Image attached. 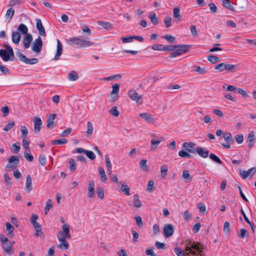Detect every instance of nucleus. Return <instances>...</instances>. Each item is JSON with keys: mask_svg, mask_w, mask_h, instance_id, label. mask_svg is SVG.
<instances>
[{"mask_svg": "<svg viewBox=\"0 0 256 256\" xmlns=\"http://www.w3.org/2000/svg\"><path fill=\"white\" fill-rule=\"evenodd\" d=\"M140 116L141 118H144L149 123H154V118L150 114L146 112L142 113L140 114Z\"/></svg>", "mask_w": 256, "mask_h": 256, "instance_id": "21", "label": "nucleus"}, {"mask_svg": "<svg viewBox=\"0 0 256 256\" xmlns=\"http://www.w3.org/2000/svg\"><path fill=\"white\" fill-rule=\"evenodd\" d=\"M168 166L166 164H163L160 168L161 177L164 179L167 175Z\"/></svg>", "mask_w": 256, "mask_h": 256, "instance_id": "37", "label": "nucleus"}, {"mask_svg": "<svg viewBox=\"0 0 256 256\" xmlns=\"http://www.w3.org/2000/svg\"><path fill=\"white\" fill-rule=\"evenodd\" d=\"M21 38V36L20 32L16 31H13L12 34V42L17 44H18Z\"/></svg>", "mask_w": 256, "mask_h": 256, "instance_id": "19", "label": "nucleus"}, {"mask_svg": "<svg viewBox=\"0 0 256 256\" xmlns=\"http://www.w3.org/2000/svg\"><path fill=\"white\" fill-rule=\"evenodd\" d=\"M58 44H57V49H56V53L54 56V60H59L60 56L62 54V44L60 42V41L58 40H57Z\"/></svg>", "mask_w": 256, "mask_h": 256, "instance_id": "20", "label": "nucleus"}, {"mask_svg": "<svg viewBox=\"0 0 256 256\" xmlns=\"http://www.w3.org/2000/svg\"><path fill=\"white\" fill-rule=\"evenodd\" d=\"M256 138L254 136V133L253 131L250 132L248 136L246 142L248 143V146L249 148H252L254 146Z\"/></svg>", "mask_w": 256, "mask_h": 256, "instance_id": "11", "label": "nucleus"}, {"mask_svg": "<svg viewBox=\"0 0 256 256\" xmlns=\"http://www.w3.org/2000/svg\"><path fill=\"white\" fill-rule=\"evenodd\" d=\"M16 54L17 56L20 58V60L22 62L25 63V62H26L28 58L24 54L21 53L20 52H17Z\"/></svg>", "mask_w": 256, "mask_h": 256, "instance_id": "64", "label": "nucleus"}, {"mask_svg": "<svg viewBox=\"0 0 256 256\" xmlns=\"http://www.w3.org/2000/svg\"><path fill=\"white\" fill-rule=\"evenodd\" d=\"M208 60L212 64H216L220 61V60L218 57L212 55L208 56Z\"/></svg>", "mask_w": 256, "mask_h": 256, "instance_id": "40", "label": "nucleus"}, {"mask_svg": "<svg viewBox=\"0 0 256 256\" xmlns=\"http://www.w3.org/2000/svg\"><path fill=\"white\" fill-rule=\"evenodd\" d=\"M163 38L166 39L167 41H168L169 42H170V43L174 42L176 40L175 37H174V36H172L171 35H168V34H165L163 36Z\"/></svg>", "mask_w": 256, "mask_h": 256, "instance_id": "61", "label": "nucleus"}, {"mask_svg": "<svg viewBox=\"0 0 256 256\" xmlns=\"http://www.w3.org/2000/svg\"><path fill=\"white\" fill-rule=\"evenodd\" d=\"M98 171L102 182H106L107 180V178L104 168L102 167H99Z\"/></svg>", "mask_w": 256, "mask_h": 256, "instance_id": "36", "label": "nucleus"}, {"mask_svg": "<svg viewBox=\"0 0 256 256\" xmlns=\"http://www.w3.org/2000/svg\"><path fill=\"white\" fill-rule=\"evenodd\" d=\"M178 156L182 158H190L192 157V156L190 154L184 150H180L178 152Z\"/></svg>", "mask_w": 256, "mask_h": 256, "instance_id": "51", "label": "nucleus"}, {"mask_svg": "<svg viewBox=\"0 0 256 256\" xmlns=\"http://www.w3.org/2000/svg\"><path fill=\"white\" fill-rule=\"evenodd\" d=\"M69 168L70 172H74L76 168V163L74 159L70 158L69 160Z\"/></svg>", "mask_w": 256, "mask_h": 256, "instance_id": "39", "label": "nucleus"}, {"mask_svg": "<svg viewBox=\"0 0 256 256\" xmlns=\"http://www.w3.org/2000/svg\"><path fill=\"white\" fill-rule=\"evenodd\" d=\"M148 18H150L152 23L156 26L158 24V20L155 13H152V14L149 15Z\"/></svg>", "mask_w": 256, "mask_h": 256, "instance_id": "42", "label": "nucleus"}, {"mask_svg": "<svg viewBox=\"0 0 256 256\" xmlns=\"http://www.w3.org/2000/svg\"><path fill=\"white\" fill-rule=\"evenodd\" d=\"M6 230L8 232V236H13L14 234L13 232L14 230V226L10 222L6 223Z\"/></svg>", "mask_w": 256, "mask_h": 256, "instance_id": "33", "label": "nucleus"}, {"mask_svg": "<svg viewBox=\"0 0 256 256\" xmlns=\"http://www.w3.org/2000/svg\"><path fill=\"white\" fill-rule=\"evenodd\" d=\"M86 133L88 134H91L93 132V126L91 122H88L87 124V130Z\"/></svg>", "mask_w": 256, "mask_h": 256, "instance_id": "57", "label": "nucleus"}, {"mask_svg": "<svg viewBox=\"0 0 256 256\" xmlns=\"http://www.w3.org/2000/svg\"><path fill=\"white\" fill-rule=\"evenodd\" d=\"M172 18L170 16H166L164 20V22L166 28H170L171 26Z\"/></svg>", "mask_w": 256, "mask_h": 256, "instance_id": "63", "label": "nucleus"}, {"mask_svg": "<svg viewBox=\"0 0 256 256\" xmlns=\"http://www.w3.org/2000/svg\"><path fill=\"white\" fill-rule=\"evenodd\" d=\"M20 131L22 132L21 136L25 137L28 134V130L26 127L24 126H22L20 128Z\"/></svg>", "mask_w": 256, "mask_h": 256, "instance_id": "58", "label": "nucleus"}, {"mask_svg": "<svg viewBox=\"0 0 256 256\" xmlns=\"http://www.w3.org/2000/svg\"><path fill=\"white\" fill-rule=\"evenodd\" d=\"M94 182L92 180L88 184L87 196L88 198H92L94 197Z\"/></svg>", "mask_w": 256, "mask_h": 256, "instance_id": "12", "label": "nucleus"}, {"mask_svg": "<svg viewBox=\"0 0 256 256\" xmlns=\"http://www.w3.org/2000/svg\"><path fill=\"white\" fill-rule=\"evenodd\" d=\"M14 9L12 8H10L7 10V11L6 12V16L7 18H10V19H11L12 18V16H14Z\"/></svg>", "mask_w": 256, "mask_h": 256, "instance_id": "50", "label": "nucleus"}, {"mask_svg": "<svg viewBox=\"0 0 256 256\" xmlns=\"http://www.w3.org/2000/svg\"><path fill=\"white\" fill-rule=\"evenodd\" d=\"M175 46L176 49L168 56L170 58H174L188 52L191 46L186 44H178Z\"/></svg>", "mask_w": 256, "mask_h": 256, "instance_id": "2", "label": "nucleus"}, {"mask_svg": "<svg viewBox=\"0 0 256 256\" xmlns=\"http://www.w3.org/2000/svg\"><path fill=\"white\" fill-rule=\"evenodd\" d=\"M63 232H58L57 236L60 243L58 245V247L62 250H68V243L66 240V238H70L71 237L70 232V226L66 224H64L62 226Z\"/></svg>", "mask_w": 256, "mask_h": 256, "instance_id": "1", "label": "nucleus"}, {"mask_svg": "<svg viewBox=\"0 0 256 256\" xmlns=\"http://www.w3.org/2000/svg\"><path fill=\"white\" fill-rule=\"evenodd\" d=\"M182 146L188 152L192 153L196 152V148H194V146H196L194 143L192 142H184Z\"/></svg>", "mask_w": 256, "mask_h": 256, "instance_id": "16", "label": "nucleus"}, {"mask_svg": "<svg viewBox=\"0 0 256 256\" xmlns=\"http://www.w3.org/2000/svg\"><path fill=\"white\" fill-rule=\"evenodd\" d=\"M26 190L28 192H29L32 190V178L30 174L26 176Z\"/></svg>", "mask_w": 256, "mask_h": 256, "instance_id": "25", "label": "nucleus"}, {"mask_svg": "<svg viewBox=\"0 0 256 256\" xmlns=\"http://www.w3.org/2000/svg\"><path fill=\"white\" fill-rule=\"evenodd\" d=\"M36 28L38 30L39 34L42 36H46V33L45 29L42 24L41 20L39 18H36Z\"/></svg>", "mask_w": 256, "mask_h": 256, "instance_id": "13", "label": "nucleus"}, {"mask_svg": "<svg viewBox=\"0 0 256 256\" xmlns=\"http://www.w3.org/2000/svg\"><path fill=\"white\" fill-rule=\"evenodd\" d=\"M237 66L232 64H226L225 63L218 64L214 66V69L222 72L226 70L228 72H234L237 70Z\"/></svg>", "mask_w": 256, "mask_h": 256, "instance_id": "3", "label": "nucleus"}, {"mask_svg": "<svg viewBox=\"0 0 256 256\" xmlns=\"http://www.w3.org/2000/svg\"><path fill=\"white\" fill-rule=\"evenodd\" d=\"M81 39L77 37H72L67 40V42L69 45L73 46L76 45L78 47L80 46Z\"/></svg>", "mask_w": 256, "mask_h": 256, "instance_id": "18", "label": "nucleus"}, {"mask_svg": "<svg viewBox=\"0 0 256 256\" xmlns=\"http://www.w3.org/2000/svg\"><path fill=\"white\" fill-rule=\"evenodd\" d=\"M208 6L211 12H212V14H215L217 12L218 8L214 3L211 2L209 4Z\"/></svg>", "mask_w": 256, "mask_h": 256, "instance_id": "60", "label": "nucleus"}, {"mask_svg": "<svg viewBox=\"0 0 256 256\" xmlns=\"http://www.w3.org/2000/svg\"><path fill=\"white\" fill-rule=\"evenodd\" d=\"M174 232V226L172 224H166L164 226V234L166 238L172 236Z\"/></svg>", "mask_w": 256, "mask_h": 256, "instance_id": "10", "label": "nucleus"}, {"mask_svg": "<svg viewBox=\"0 0 256 256\" xmlns=\"http://www.w3.org/2000/svg\"><path fill=\"white\" fill-rule=\"evenodd\" d=\"M135 220L136 222V225L138 227L141 228L143 226V222L142 221V218L140 216H136Z\"/></svg>", "mask_w": 256, "mask_h": 256, "instance_id": "62", "label": "nucleus"}, {"mask_svg": "<svg viewBox=\"0 0 256 256\" xmlns=\"http://www.w3.org/2000/svg\"><path fill=\"white\" fill-rule=\"evenodd\" d=\"M162 142V140H156L154 139H152L151 140V150H154L156 149L157 146L158 144H159Z\"/></svg>", "mask_w": 256, "mask_h": 256, "instance_id": "49", "label": "nucleus"}, {"mask_svg": "<svg viewBox=\"0 0 256 256\" xmlns=\"http://www.w3.org/2000/svg\"><path fill=\"white\" fill-rule=\"evenodd\" d=\"M198 246L196 245V242L188 240L186 243L185 251L188 256H196L197 254V252L194 250H198Z\"/></svg>", "mask_w": 256, "mask_h": 256, "instance_id": "4", "label": "nucleus"}, {"mask_svg": "<svg viewBox=\"0 0 256 256\" xmlns=\"http://www.w3.org/2000/svg\"><path fill=\"white\" fill-rule=\"evenodd\" d=\"M222 5L230 10H234V8L230 3V0H222Z\"/></svg>", "mask_w": 256, "mask_h": 256, "instance_id": "35", "label": "nucleus"}, {"mask_svg": "<svg viewBox=\"0 0 256 256\" xmlns=\"http://www.w3.org/2000/svg\"><path fill=\"white\" fill-rule=\"evenodd\" d=\"M43 42L41 38L39 36L36 38L32 45V50L36 53H40L42 48Z\"/></svg>", "mask_w": 256, "mask_h": 256, "instance_id": "6", "label": "nucleus"}, {"mask_svg": "<svg viewBox=\"0 0 256 256\" xmlns=\"http://www.w3.org/2000/svg\"><path fill=\"white\" fill-rule=\"evenodd\" d=\"M209 157L212 160L214 161V162L218 164H221L222 163V161L220 160V158L214 154H210L209 155Z\"/></svg>", "mask_w": 256, "mask_h": 256, "instance_id": "43", "label": "nucleus"}, {"mask_svg": "<svg viewBox=\"0 0 256 256\" xmlns=\"http://www.w3.org/2000/svg\"><path fill=\"white\" fill-rule=\"evenodd\" d=\"M68 78L71 81H76L78 80V76L76 71L72 70L68 74Z\"/></svg>", "mask_w": 256, "mask_h": 256, "instance_id": "28", "label": "nucleus"}, {"mask_svg": "<svg viewBox=\"0 0 256 256\" xmlns=\"http://www.w3.org/2000/svg\"><path fill=\"white\" fill-rule=\"evenodd\" d=\"M182 178L186 182H190L192 180V176L190 175L188 170H184L182 172Z\"/></svg>", "mask_w": 256, "mask_h": 256, "instance_id": "27", "label": "nucleus"}, {"mask_svg": "<svg viewBox=\"0 0 256 256\" xmlns=\"http://www.w3.org/2000/svg\"><path fill=\"white\" fill-rule=\"evenodd\" d=\"M120 190L124 192L126 196H130V188L126 184H122L120 186Z\"/></svg>", "mask_w": 256, "mask_h": 256, "instance_id": "45", "label": "nucleus"}, {"mask_svg": "<svg viewBox=\"0 0 256 256\" xmlns=\"http://www.w3.org/2000/svg\"><path fill=\"white\" fill-rule=\"evenodd\" d=\"M20 163V160L18 156H12L8 159V163L6 166V169L10 170L11 168H16Z\"/></svg>", "mask_w": 256, "mask_h": 256, "instance_id": "5", "label": "nucleus"}, {"mask_svg": "<svg viewBox=\"0 0 256 256\" xmlns=\"http://www.w3.org/2000/svg\"><path fill=\"white\" fill-rule=\"evenodd\" d=\"M15 125V122L14 120L11 121L9 123H8L3 128V130L6 132H8V130L12 129Z\"/></svg>", "mask_w": 256, "mask_h": 256, "instance_id": "46", "label": "nucleus"}, {"mask_svg": "<svg viewBox=\"0 0 256 256\" xmlns=\"http://www.w3.org/2000/svg\"><path fill=\"white\" fill-rule=\"evenodd\" d=\"M112 91L110 94V99L112 102H114L118 98V93L120 90V84H114L112 86Z\"/></svg>", "mask_w": 256, "mask_h": 256, "instance_id": "8", "label": "nucleus"}, {"mask_svg": "<svg viewBox=\"0 0 256 256\" xmlns=\"http://www.w3.org/2000/svg\"><path fill=\"white\" fill-rule=\"evenodd\" d=\"M4 182L7 186H12V183L10 181V178L8 173H5L4 174Z\"/></svg>", "mask_w": 256, "mask_h": 256, "instance_id": "55", "label": "nucleus"}, {"mask_svg": "<svg viewBox=\"0 0 256 256\" xmlns=\"http://www.w3.org/2000/svg\"><path fill=\"white\" fill-rule=\"evenodd\" d=\"M94 42L88 40H85L81 39L80 48H86L92 46Z\"/></svg>", "mask_w": 256, "mask_h": 256, "instance_id": "29", "label": "nucleus"}, {"mask_svg": "<svg viewBox=\"0 0 256 256\" xmlns=\"http://www.w3.org/2000/svg\"><path fill=\"white\" fill-rule=\"evenodd\" d=\"M38 60L37 58H28L25 63L29 64H34L38 63Z\"/></svg>", "mask_w": 256, "mask_h": 256, "instance_id": "56", "label": "nucleus"}, {"mask_svg": "<svg viewBox=\"0 0 256 256\" xmlns=\"http://www.w3.org/2000/svg\"><path fill=\"white\" fill-rule=\"evenodd\" d=\"M56 114H50L47 119L46 126L48 128H53L54 127V120L56 118Z\"/></svg>", "mask_w": 256, "mask_h": 256, "instance_id": "17", "label": "nucleus"}, {"mask_svg": "<svg viewBox=\"0 0 256 256\" xmlns=\"http://www.w3.org/2000/svg\"><path fill=\"white\" fill-rule=\"evenodd\" d=\"M223 137L226 142L233 143L234 140L232 134L230 132H227L223 134Z\"/></svg>", "mask_w": 256, "mask_h": 256, "instance_id": "32", "label": "nucleus"}, {"mask_svg": "<svg viewBox=\"0 0 256 256\" xmlns=\"http://www.w3.org/2000/svg\"><path fill=\"white\" fill-rule=\"evenodd\" d=\"M97 23L99 26H102L103 28L107 30H109L112 29V25L110 22L100 20L98 21Z\"/></svg>", "mask_w": 256, "mask_h": 256, "instance_id": "23", "label": "nucleus"}, {"mask_svg": "<svg viewBox=\"0 0 256 256\" xmlns=\"http://www.w3.org/2000/svg\"><path fill=\"white\" fill-rule=\"evenodd\" d=\"M34 123V132L35 134H38L41 130L42 120L40 118L34 116L33 119Z\"/></svg>", "mask_w": 256, "mask_h": 256, "instance_id": "9", "label": "nucleus"}, {"mask_svg": "<svg viewBox=\"0 0 256 256\" xmlns=\"http://www.w3.org/2000/svg\"><path fill=\"white\" fill-rule=\"evenodd\" d=\"M147 160L142 159L140 161V166L144 172H148L149 170L148 166L146 164Z\"/></svg>", "mask_w": 256, "mask_h": 256, "instance_id": "30", "label": "nucleus"}, {"mask_svg": "<svg viewBox=\"0 0 256 256\" xmlns=\"http://www.w3.org/2000/svg\"><path fill=\"white\" fill-rule=\"evenodd\" d=\"M128 95L132 100L136 101L137 102H142V96L140 95L134 90H130L128 92Z\"/></svg>", "mask_w": 256, "mask_h": 256, "instance_id": "7", "label": "nucleus"}, {"mask_svg": "<svg viewBox=\"0 0 256 256\" xmlns=\"http://www.w3.org/2000/svg\"><path fill=\"white\" fill-rule=\"evenodd\" d=\"M0 56L4 62H8L10 60V54H8V51L5 50H0Z\"/></svg>", "mask_w": 256, "mask_h": 256, "instance_id": "26", "label": "nucleus"}, {"mask_svg": "<svg viewBox=\"0 0 256 256\" xmlns=\"http://www.w3.org/2000/svg\"><path fill=\"white\" fill-rule=\"evenodd\" d=\"M2 248L4 252L10 256L12 254V244H9L8 242L2 244Z\"/></svg>", "mask_w": 256, "mask_h": 256, "instance_id": "22", "label": "nucleus"}, {"mask_svg": "<svg viewBox=\"0 0 256 256\" xmlns=\"http://www.w3.org/2000/svg\"><path fill=\"white\" fill-rule=\"evenodd\" d=\"M32 40V36L30 34H27L23 40V47L24 49L30 48L31 42Z\"/></svg>", "mask_w": 256, "mask_h": 256, "instance_id": "14", "label": "nucleus"}, {"mask_svg": "<svg viewBox=\"0 0 256 256\" xmlns=\"http://www.w3.org/2000/svg\"><path fill=\"white\" fill-rule=\"evenodd\" d=\"M53 206H52V200L50 199H49L47 202H46V206H45V208H44V214H46L52 208Z\"/></svg>", "mask_w": 256, "mask_h": 256, "instance_id": "41", "label": "nucleus"}, {"mask_svg": "<svg viewBox=\"0 0 256 256\" xmlns=\"http://www.w3.org/2000/svg\"><path fill=\"white\" fill-rule=\"evenodd\" d=\"M96 194L98 196L101 200H102L104 198V188L102 187H99L96 188Z\"/></svg>", "mask_w": 256, "mask_h": 256, "instance_id": "47", "label": "nucleus"}, {"mask_svg": "<svg viewBox=\"0 0 256 256\" xmlns=\"http://www.w3.org/2000/svg\"><path fill=\"white\" fill-rule=\"evenodd\" d=\"M194 67V70L196 72H198L200 74H205L207 72L206 68H201L198 66H195Z\"/></svg>", "mask_w": 256, "mask_h": 256, "instance_id": "48", "label": "nucleus"}, {"mask_svg": "<svg viewBox=\"0 0 256 256\" xmlns=\"http://www.w3.org/2000/svg\"><path fill=\"white\" fill-rule=\"evenodd\" d=\"M173 17L178 22L181 20L182 16L180 14V8L178 7L174 8L173 9Z\"/></svg>", "mask_w": 256, "mask_h": 256, "instance_id": "24", "label": "nucleus"}, {"mask_svg": "<svg viewBox=\"0 0 256 256\" xmlns=\"http://www.w3.org/2000/svg\"><path fill=\"white\" fill-rule=\"evenodd\" d=\"M196 152L200 156L203 158H206L209 154V150L206 148H203L200 146H198L196 148Z\"/></svg>", "mask_w": 256, "mask_h": 256, "instance_id": "15", "label": "nucleus"}, {"mask_svg": "<svg viewBox=\"0 0 256 256\" xmlns=\"http://www.w3.org/2000/svg\"><path fill=\"white\" fill-rule=\"evenodd\" d=\"M68 140L65 138H61L59 140H53L52 141V144H62L67 143Z\"/></svg>", "mask_w": 256, "mask_h": 256, "instance_id": "44", "label": "nucleus"}, {"mask_svg": "<svg viewBox=\"0 0 256 256\" xmlns=\"http://www.w3.org/2000/svg\"><path fill=\"white\" fill-rule=\"evenodd\" d=\"M174 250L177 256H184L185 255L184 251L178 247L174 248Z\"/></svg>", "mask_w": 256, "mask_h": 256, "instance_id": "52", "label": "nucleus"}, {"mask_svg": "<svg viewBox=\"0 0 256 256\" xmlns=\"http://www.w3.org/2000/svg\"><path fill=\"white\" fill-rule=\"evenodd\" d=\"M110 113L114 116H118L120 114V112L118 110H117V107L116 106H113L110 110Z\"/></svg>", "mask_w": 256, "mask_h": 256, "instance_id": "53", "label": "nucleus"}, {"mask_svg": "<svg viewBox=\"0 0 256 256\" xmlns=\"http://www.w3.org/2000/svg\"><path fill=\"white\" fill-rule=\"evenodd\" d=\"M85 154L91 160H94L96 158L95 154L92 151L86 150Z\"/></svg>", "mask_w": 256, "mask_h": 256, "instance_id": "59", "label": "nucleus"}, {"mask_svg": "<svg viewBox=\"0 0 256 256\" xmlns=\"http://www.w3.org/2000/svg\"><path fill=\"white\" fill-rule=\"evenodd\" d=\"M18 31L20 32L22 34L26 35L28 34V28L25 24H21L18 27Z\"/></svg>", "mask_w": 256, "mask_h": 256, "instance_id": "34", "label": "nucleus"}, {"mask_svg": "<svg viewBox=\"0 0 256 256\" xmlns=\"http://www.w3.org/2000/svg\"><path fill=\"white\" fill-rule=\"evenodd\" d=\"M163 50L164 51H170V52H174L176 49L175 45H166L162 47Z\"/></svg>", "mask_w": 256, "mask_h": 256, "instance_id": "54", "label": "nucleus"}, {"mask_svg": "<svg viewBox=\"0 0 256 256\" xmlns=\"http://www.w3.org/2000/svg\"><path fill=\"white\" fill-rule=\"evenodd\" d=\"M134 206L135 208H140L142 206V202L138 194H134Z\"/></svg>", "mask_w": 256, "mask_h": 256, "instance_id": "31", "label": "nucleus"}, {"mask_svg": "<svg viewBox=\"0 0 256 256\" xmlns=\"http://www.w3.org/2000/svg\"><path fill=\"white\" fill-rule=\"evenodd\" d=\"M196 245L198 246V250H194L197 252V254L199 256H202V252L204 250V244H202L200 243L196 242Z\"/></svg>", "mask_w": 256, "mask_h": 256, "instance_id": "38", "label": "nucleus"}]
</instances>
